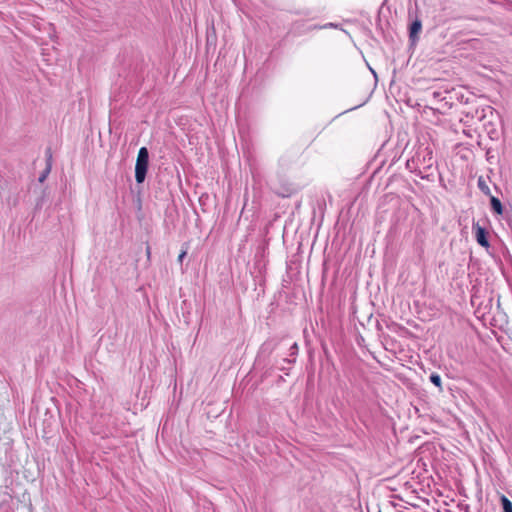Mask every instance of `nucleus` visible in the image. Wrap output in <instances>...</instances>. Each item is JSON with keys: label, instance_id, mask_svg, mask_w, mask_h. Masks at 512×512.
Listing matches in <instances>:
<instances>
[{"label": "nucleus", "instance_id": "1", "mask_svg": "<svg viewBox=\"0 0 512 512\" xmlns=\"http://www.w3.org/2000/svg\"><path fill=\"white\" fill-rule=\"evenodd\" d=\"M435 163L432 150L428 147H420L406 165L408 168H413L411 171L422 179L434 181Z\"/></svg>", "mask_w": 512, "mask_h": 512}, {"label": "nucleus", "instance_id": "2", "mask_svg": "<svg viewBox=\"0 0 512 512\" xmlns=\"http://www.w3.org/2000/svg\"><path fill=\"white\" fill-rule=\"evenodd\" d=\"M469 104H470V102H469V98H468L466 101L467 107H465L461 112L462 115H464L465 118H467L465 123L473 122L474 120H476L477 122L484 121L485 120V111H489L491 118L496 113V110L489 105L470 106Z\"/></svg>", "mask_w": 512, "mask_h": 512}, {"label": "nucleus", "instance_id": "3", "mask_svg": "<svg viewBox=\"0 0 512 512\" xmlns=\"http://www.w3.org/2000/svg\"><path fill=\"white\" fill-rule=\"evenodd\" d=\"M149 163V152L146 147H141L135 165V179L137 183H142L145 180Z\"/></svg>", "mask_w": 512, "mask_h": 512}, {"label": "nucleus", "instance_id": "4", "mask_svg": "<svg viewBox=\"0 0 512 512\" xmlns=\"http://www.w3.org/2000/svg\"><path fill=\"white\" fill-rule=\"evenodd\" d=\"M472 229L475 233L477 243L484 248L490 247L489 232L485 227H482L479 222H473Z\"/></svg>", "mask_w": 512, "mask_h": 512}, {"label": "nucleus", "instance_id": "5", "mask_svg": "<svg viewBox=\"0 0 512 512\" xmlns=\"http://www.w3.org/2000/svg\"><path fill=\"white\" fill-rule=\"evenodd\" d=\"M421 30L422 22L416 17L409 25V40L411 45H415L418 42Z\"/></svg>", "mask_w": 512, "mask_h": 512}, {"label": "nucleus", "instance_id": "6", "mask_svg": "<svg viewBox=\"0 0 512 512\" xmlns=\"http://www.w3.org/2000/svg\"><path fill=\"white\" fill-rule=\"evenodd\" d=\"M489 197H490L491 210L493 211V213H495L496 215L502 216L506 209L503 207L501 201L493 195H491Z\"/></svg>", "mask_w": 512, "mask_h": 512}, {"label": "nucleus", "instance_id": "7", "mask_svg": "<svg viewBox=\"0 0 512 512\" xmlns=\"http://www.w3.org/2000/svg\"><path fill=\"white\" fill-rule=\"evenodd\" d=\"M477 186L483 194L491 196V191L488 186L487 180L483 176L478 177Z\"/></svg>", "mask_w": 512, "mask_h": 512}, {"label": "nucleus", "instance_id": "8", "mask_svg": "<svg viewBox=\"0 0 512 512\" xmlns=\"http://www.w3.org/2000/svg\"><path fill=\"white\" fill-rule=\"evenodd\" d=\"M500 504L503 512H512V502L504 494L500 496Z\"/></svg>", "mask_w": 512, "mask_h": 512}, {"label": "nucleus", "instance_id": "9", "mask_svg": "<svg viewBox=\"0 0 512 512\" xmlns=\"http://www.w3.org/2000/svg\"><path fill=\"white\" fill-rule=\"evenodd\" d=\"M430 381L432 384H434L440 392L443 391V387H442V379L440 377L439 374L437 373H432L429 377Z\"/></svg>", "mask_w": 512, "mask_h": 512}, {"label": "nucleus", "instance_id": "10", "mask_svg": "<svg viewBox=\"0 0 512 512\" xmlns=\"http://www.w3.org/2000/svg\"><path fill=\"white\" fill-rule=\"evenodd\" d=\"M50 172V169L47 168L40 176H39V182H44Z\"/></svg>", "mask_w": 512, "mask_h": 512}, {"label": "nucleus", "instance_id": "11", "mask_svg": "<svg viewBox=\"0 0 512 512\" xmlns=\"http://www.w3.org/2000/svg\"><path fill=\"white\" fill-rule=\"evenodd\" d=\"M297 351H298V346L296 343H294L291 348H290V355L291 356H295L297 354Z\"/></svg>", "mask_w": 512, "mask_h": 512}, {"label": "nucleus", "instance_id": "12", "mask_svg": "<svg viewBox=\"0 0 512 512\" xmlns=\"http://www.w3.org/2000/svg\"><path fill=\"white\" fill-rule=\"evenodd\" d=\"M330 27L338 28V24H334V23H326V24L322 25V29L330 28Z\"/></svg>", "mask_w": 512, "mask_h": 512}, {"label": "nucleus", "instance_id": "13", "mask_svg": "<svg viewBox=\"0 0 512 512\" xmlns=\"http://www.w3.org/2000/svg\"><path fill=\"white\" fill-rule=\"evenodd\" d=\"M186 254H187V251H186V250H183V251L179 254V256H178V261H179L180 263L183 261V259H184V257L186 256Z\"/></svg>", "mask_w": 512, "mask_h": 512}, {"label": "nucleus", "instance_id": "14", "mask_svg": "<svg viewBox=\"0 0 512 512\" xmlns=\"http://www.w3.org/2000/svg\"><path fill=\"white\" fill-rule=\"evenodd\" d=\"M432 96H433V98H439V97L441 96V93H440V92H438V91H434V92L432 93Z\"/></svg>", "mask_w": 512, "mask_h": 512}, {"label": "nucleus", "instance_id": "15", "mask_svg": "<svg viewBox=\"0 0 512 512\" xmlns=\"http://www.w3.org/2000/svg\"><path fill=\"white\" fill-rule=\"evenodd\" d=\"M488 116H490L489 111H485V119H486Z\"/></svg>", "mask_w": 512, "mask_h": 512}]
</instances>
